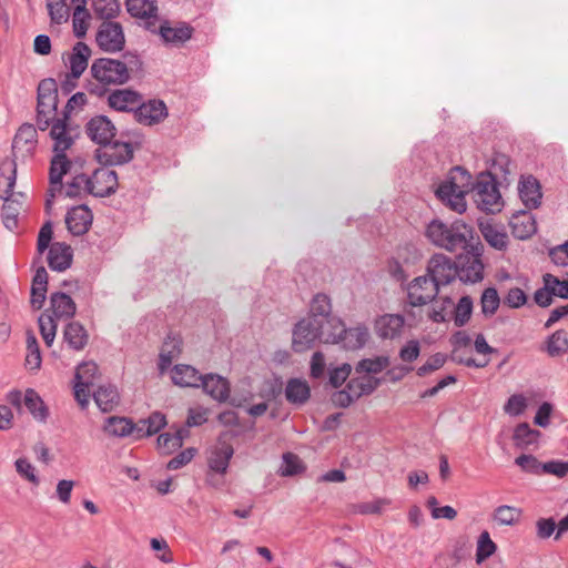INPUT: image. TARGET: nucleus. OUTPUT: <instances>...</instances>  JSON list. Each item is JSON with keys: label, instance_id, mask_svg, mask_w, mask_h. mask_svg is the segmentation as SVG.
Segmentation results:
<instances>
[{"label": "nucleus", "instance_id": "1", "mask_svg": "<svg viewBox=\"0 0 568 568\" xmlns=\"http://www.w3.org/2000/svg\"><path fill=\"white\" fill-rule=\"evenodd\" d=\"M143 62L135 53L128 52L122 59L100 58L95 59L90 68L92 77L101 84L122 85L131 75L140 73Z\"/></svg>", "mask_w": 568, "mask_h": 568}, {"label": "nucleus", "instance_id": "2", "mask_svg": "<svg viewBox=\"0 0 568 568\" xmlns=\"http://www.w3.org/2000/svg\"><path fill=\"white\" fill-rule=\"evenodd\" d=\"M428 241L448 252L467 250L474 240V229L462 220L447 224L442 220L430 221L425 231Z\"/></svg>", "mask_w": 568, "mask_h": 568}, {"label": "nucleus", "instance_id": "3", "mask_svg": "<svg viewBox=\"0 0 568 568\" xmlns=\"http://www.w3.org/2000/svg\"><path fill=\"white\" fill-rule=\"evenodd\" d=\"M17 180V164L13 160H4L0 166V197L3 199L2 220L4 226L12 231L18 225L21 203L13 199Z\"/></svg>", "mask_w": 568, "mask_h": 568}, {"label": "nucleus", "instance_id": "4", "mask_svg": "<svg viewBox=\"0 0 568 568\" xmlns=\"http://www.w3.org/2000/svg\"><path fill=\"white\" fill-rule=\"evenodd\" d=\"M316 341L329 344L335 341V335H331V332L325 329V325L314 317H304L295 324L292 341L294 352H305L312 348Z\"/></svg>", "mask_w": 568, "mask_h": 568}, {"label": "nucleus", "instance_id": "5", "mask_svg": "<svg viewBox=\"0 0 568 568\" xmlns=\"http://www.w3.org/2000/svg\"><path fill=\"white\" fill-rule=\"evenodd\" d=\"M58 108V85L54 79L48 78L38 85L37 125L45 131L55 118Z\"/></svg>", "mask_w": 568, "mask_h": 568}, {"label": "nucleus", "instance_id": "6", "mask_svg": "<svg viewBox=\"0 0 568 568\" xmlns=\"http://www.w3.org/2000/svg\"><path fill=\"white\" fill-rule=\"evenodd\" d=\"M473 191L477 206L481 211L494 214L501 210V195L491 173H481Z\"/></svg>", "mask_w": 568, "mask_h": 568}, {"label": "nucleus", "instance_id": "7", "mask_svg": "<svg viewBox=\"0 0 568 568\" xmlns=\"http://www.w3.org/2000/svg\"><path fill=\"white\" fill-rule=\"evenodd\" d=\"M465 253L457 257V276L464 283H477L484 277V264L481 262L483 245L478 242L470 243Z\"/></svg>", "mask_w": 568, "mask_h": 568}, {"label": "nucleus", "instance_id": "8", "mask_svg": "<svg viewBox=\"0 0 568 568\" xmlns=\"http://www.w3.org/2000/svg\"><path fill=\"white\" fill-rule=\"evenodd\" d=\"M328 323L338 328V332H331V335H335V341L329 344H342L343 348L355 351L362 348L369 338L368 328L364 325L346 328L341 318H333Z\"/></svg>", "mask_w": 568, "mask_h": 568}, {"label": "nucleus", "instance_id": "9", "mask_svg": "<svg viewBox=\"0 0 568 568\" xmlns=\"http://www.w3.org/2000/svg\"><path fill=\"white\" fill-rule=\"evenodd\" d=\"M95 41L104 52L115 53L121 51L125 44L122 26L111 20L103 21L98 29Z\"/></svg>", "mask_w": 568, "mask_h": 568}, {"label": "nucleus", "instance_id": "10", "mask_svg": "<svg viewBox=\"0 0 568 568\" xmlns=\"http://www.w3.org/2000/svg\"><path fill=\"white\" fill-rule=\"evenodd\" d=\"M457 273L456 262L444 254H434L428 261L426 275L434 281L438 288L455 281Z\"/></svg>", "mask_w": 568, "mask_h": 568}, {"label": "nucleus", "instance_id": "11", "mask_svg": "<svg viewBox=\"0 0 568 568\" xmlns=\"http://www.w3.org/2000/svg\"><path fill=\"white\" fill-rule=\"evenodd\" d=\"M438 293L439 288L428 275L417 276L407 286V303L412 307L424 306L433 302Z\"/></svg>", "mask_w": 568, "mask_h": 568}, {"label": "nucleus", "instance_id": "12", "mask_svg": "<svg viewBox=\"0 0 568 568\" xmlns=\"http://www.w3.org/2000/svg\"><path fill=\"white\" fill-rule=\"evenodd\" d=\"M102 146V149L97 151V159L105 166L122 165L133 159V146L129 142H112L111 140L108 144Z\"/></svg>", "mask_w": 568, "mask_h": 568}, {"label": "nucleus", "instance_id": "13", "mask_svg": "<svg viewBox=\"0 0 568 568\" xmlns=\"http://www.w3.org/2000/svg\"><path fill=\"white\" fill-rule=\"evenodd\" d=\"M90 194L97 197H105L114 194L118 190V174L109 166L94 170L91 176H88Z\"/></svg>", "mask_w": 568, "mask_h": 568}, {"label": "nucleus", "instance_id": "14", "mask_svg": "<svg viewBox=\"0 0 568 568\" xmlns=\"http://www.w3.org/2000/svg\"><path fill=\"white\" fill-rule=\"evenodd\" d=\"M168 116V108L162 100H150L139 103L134 118L144 125H154L162 122Z\"/></svg>", "mask_w": 568, "mask_h": 568}, {"label": "nucleus", "instance_id": "15", "mask_svg": "<svg viewBox=\"0 0 568 568\" xmlns=\"http://www.w3.org/2000/svg\"><path fill=\"white\" fill-rule=\"evenodd\" d=\"M92 220L93 214L84 204L72 207L65 215L67 227L74 236L85 234L92 224Z\"/></svg>", "mask_w": 568, "mask_h": 568}, {"label": "nucleus", "instance_id": "16", "mask_svg": "<svg viewBox=\"0 0 568 568\" xmlns=\"http://www.w3.org/2000/svg\"><path fill=\"white\" fill-rule=\"evenodd\" d=\"M233 454V446L220 438L207 457L209 470L224 476Z\"/></svg>", "mask_w": 568, "mask_h": 568}, {"label": "nucleus", "instance_id": "17", "mask_svg": "<svg viewBox=\"0 0 568 568\" xmlns=\"http://www.w3.org/2000/svg\"><path fill=\"white\" fill-rule=\"evenodd\" d=\"M88 136L100 145L108 144L115 135V126L104 115L92 118L85 126Z\"/></svg>", "mask_w": 568, "mask_h": 568}, {"label": "nucleus", "instance_id": "18", "mask_svg": "<svg viewBox=\"0 0 568 568\" xmlns=\"http://www.w3.org/2000/svg\"><path fill=\"white\" fill-rule=\"evenodd\" d=\"M518 193L521 202L529 210L537 209L541 204V185L532 175L521 176L518 183Z\"/></svg>", "mask_w": 568, "mask_h": 568}, {"label": "nucleus", "instance_id": "19", "mask_svg": "<svg viewBox=\"0 0 568 568\" xmlns=\"http://www.w3.org/2000/svg\"><path fill=\"white\" fill-rule=\"evenodd\" d=\"M159 34L165 44L181 47L192 38L193 28L185 22L172 27L170 22L165 21L160 26Z\"/></svg>", "mask_w": 568, "mask_h": 568}, {"label": "nucleus", "instance_id": "20", "mask_svg": "<svg viewBox=\"0 0 568 568\" xmlns=\"http://www.w3.org/2000/svg\"><path fill=\"white\" fill-rule=\"evenodd\" d=\"M142 101V95L131 89H118L112 91L108 97L110 108L121 111L135 113L139 103Z\"/></svg>", "mask_w": 568, "mask_h": 568}, {"label": "nucleus", "instance_id": "21", "mask_svg": "<svg viewBox=\"0 0 568 568\" xmlns=\"http://www.w3.org/2000/svg\"><path fill=\"white\" fill-rule=\"evenodd\" d=\"M68 120L69 119L64 116L62 119L53 118V121L51 120L50 136L54 141V152H65L73 144V130L70 128Z\"/></svg>", "mask_w": 568, "mask_h": 568}, {"label": "nucleus", "instance_id": "22", "mask_svg": "<svg viewBox=\"0 0 568 568\" xmlns=\"http://www.w3.org/2000/svg\"><path fill=\"white\" fill-rule=\"evenodd\" d=\"M55 155L50 164V196L54 197L55 192L62 190V178L71 168V162L68 160L65 152H54Z\"/></svg>", "mask_w": 568, "mask_h": 568}, {"label": "nucleus", "instance_id": "23", "mask_svg": "<svg viewBox=\"0 0 568 568\" xmlns=\"http://www.w3.org/2000/svg\"><path fill=\"white\" fill-rule=\"evenodd\" d=\"M200 386L217 402H225L230 396V383L217 374L203 375Z\"/></svg>", "mask_w": 568, "mask_h": 568}, {"label": "nucleus", "instance_id": "24", "mask_svg": "<svg viewBox=\"0 0 568 568\" xmlns=\"http://www.w3.org/2000/svg\"><path fill=\"white\" fill-rule=\"evenodd\" d=\"M511 234L519 240L529 239L537 231L532 215L526 211L514 213L509 220Z\"/></svg>", "mask_w": 568, "mask_h": 568}, {"label": "nucleus", "instance_id": "25", "mask_svg": "<svg viewBox=\"0 0 568 568\" xmlns=\"http://www.w3.org/2000/svg\"><path fill=\"white\" fill-rule=\"evenodd\" d=\"M479 230L485 241L494 248L503 251L508 245V235L504 226L494 223L493 221H481Z\"/></svg>", "mask_w": 568, "mask_h": 568}, {"label": "nucleus", "instance_id": "26", "mask_svg": "<svg viewBox=\"0 0 568 568\" xmlns=\"http://www.w3.org/2000/svg\"><path fill=\"white\" fill-rule=\"evenodd\" d=\"M72 251L65 243H53L48 253V264L52 271L63 272L71 266Z\"/></svg>", "mask_w": 568, "mask_h": 568}, {"label": "nucleus", "instance_id": "27", "mask_svg": "<svg viewBox=\"0 0 568 568\" xmlns=\"http://www.w3.org/2000/svg\"><path fill=\"white\" fill-rule=\"evenodd\" d=\"M63 341L69 348L80 352L88 345L89 334L81 323L70 322L63 329Z\"/></svg>", "mask_w": 568, "mask_h": 568}, {"label": "nucleus", "instance_id": "28", "mask_svg": "<svg viewBox=\"0 0 568 568\" xmlns=\"http://www.w3.org/2000/svg\"><path fill=\"white\" fill-rule=\"evenodd\" d=\"M37 143V130L32 124H22L12 143L13 154L18 153L24 154L33 151Z\"/></svg>", "mask_w": 568, "mask_h": 568}, {"label": "nucleus", "instance_id": "29", "mask_svg": "<svg viewBox=\"0 0 568 568\" xmlns=\"http://www.w3.org/2000/svg\"><path fill=\"white\" fill-rule=\"evenodd\" d=\"M50 310L57 320L73 317L77 311L74 301L65 293L55 292L50 296Z\"/></svg>", "mask_w": 568, "mask_h": 568}, {"label": "nucleus", "instance_id": "30", "mask_svg": "<svg viewBox=\"0 0 568 568\" xmlns=\"http://www.w3.org/2000/svg\"><path fill=\"white\" fill-rule=\"evenodd\" d=\"M307 317H314L325 326H331L328 322L333 318H337L332 315L331 298L323 293H318L313 297Z\"/></svg>", "mask_w": 568, "mask_h": 568}, {"label": "nucleus", "instance_id": "31", "mask_svg": "<svg viewBox=\"0 0 568 568\" xmlns=\"http://www.w3.org/2000/svg\"><path fill=\"white\" fill-rule=\"evenodd\" d=\"M93 398L103 413L112 412L120 403V395L116 387L110 384L99 386L93 393Z\"/></svg>", "mask_w": 568, "mask_h": 568}, {"label": "nucleus", "instance_id": "32", "mask_svg": "<svg viewBox=\"0 0 568 568\" xmlns=\"http://www.w3.org/2000/svg\"><path fill=\"white\" fill-rule=\"evenodd\" d=\"M91 49L84 42H77L70 55L71 78L79 79L88 67Z\"/></svg>", "mask_w": 568, "mask_h": 568}, {"label": "nucleus", "instance_id": "33", "mask_svg": "<svg viewBox=\"0 0 568 568\" xmlns=\"http://www.w3.org/2000/svg\"><path fill=\"white\" fill-rule=\"evenodd\" d=\"M468 191L454 189L452 185H439L436 191L437 196L449 205L457 213L466 210L465 193Z\"/></svg>", "mask_w": 568, "mask_h": 568}, {"label": "nucleus", "instance_id": "34", "mask_svg": "<svg viewBox=\"0 0 568 568\" xmlns=\"http://www.w3.org/2000/svg\"><path fill=\"white\" fill-rule=\"evenodd\" d=\"M203 375L191 365H175L172 369V381L181 387H199Z\"/></svg>", "mask_w": 568, "mask_h": 568}, {"label": "nucleus", "instance_id": "35", "mask_svg": "<svg viewBox=\"0 0 568 568\" xmlns=\"http://www.w3.org/2000/svg\"><path fill=\"white\" fill-rule=\"evenodd\" d=\"M311 396V389L305 381L291 378L285 388L286 399L294 405L305 404Z\"/></svg>", "mask_w": 568, "mask_h": 568}, {"label": "nucleus", "instance_id": "36", "mask_svg": "<svg viewBox=\"0 0 568 568\" xmlns=\"http://www.w3.org/2000/svg\"><path fill=\"white\" fill-rule=\"evenodd\" d=\"M182 352V339L179 336L169 334L163 342L160 353V368H168L173 359Z\"/></svg>", "mask_w": 568, "mask_h": 568}, {"label": "nucleus", "instance_id": "37", "mask_svg": "<svg viewBox=\"0 0 568 568\" xmlns=\"http://www.w3.org/2000/svg\"><path fill=\"white\" fill-rule=\"evenodd\" d=\"M404 326V317L398 314H386L377 321L378 334L383 338H394Z\"/></svg>", "mask_w": 568, "mask_h": 568}, {"label": "nucleus", "instance_id": "38", "mask_svg": "<svg viewBox=\"0 0 568 568\" xmlns=\"http://www.w3.org/2000/svg\"><path fill=\"white\" fill-rule=\"evenodd\" d=\"M382 379L373 376H359L352 378L347 383V388L357 397L366 396L375 392L381 385Z\"/></svg>", "mask_w": 568, "mask_h": 568}, {"label": "nucleus", "instance_id": "39", "mask_svg": "<svg viewBox=\"0 0 568 568\" xmlns=\"http://www.w3.org/2000/svg\"><path fill=\"white\" fill-rule=\"evenodd\" d=\"M128 11L132 17L146 19L156 18L158 6L155 0H128Z\"/></svg>", "mask_w": 568, "mask_h": 568}, {"label": "nucleus", "instance_id": "40", "mask_svg": "<svg viewBox=\"0 0 568 568\" xmlns=\"http://www.w3.org/2000/svg\"><path fill=\"white\" fill-rule=\"evenodd\" d=\"M23 402L28 410L32 414V416L41 422H44L48 417V408L45 407L43 400L39 396V394L29 388L26 390Z\"/></svg>", "mask_w": 568, "mask_h": 568}, {"label": "nucleus", "instance_id": "41", "mask_svg": "<svg viewBox=\"0 0 568 568\" xmlns=\"http://www.w3.org/2000/svg\"><path fill=\"white\" fill-rule=\"evenodd\" d=\"M390 364V359L388 356L382 355L376 356L374 358H363L361 359L356 366L355 372L357 374H378L386 369Z\"/></svg>", "mask_w": 568, "mask_h": 568}, {"label": "nucleus", "instance_id": "42", "mask_svg": "<svg viewBox=\"0 0 568 568\" xmlns=\"http://www.w3.org/2000/svg\"><path fill=\"white\" fill-rule=\"evenodd\" d=\"M93 14L101 20H111L120 12L119 0H91Z\"/></svg>", "mask_w": 568, "mask_h": 568}, {"label": "nucleus", "instance_id": "43", "mask_svg": "<svg viewBox=\"0 0 568 568\" xmlns=\"http://www.w3.org/2000/svg\"><path fill=\"white\" fill-rule=\"evenodd\" d=\"M90 20L91 14L87 7H84V2L78 3L72 16L73 32L77 38L80 39L87 34Z\"/></svg>", "mask_w": 568, "mask_h": 568}, {"label": "nucleus", "instance_id": "44", "mask_svg": "<svg viewBox=\"0 0 568 568\" xmlns=\"http://www.w3.org/2000/svg\"><path fill=\"white\" fill-rule=\"evenodd\" d=\"M521 514L520 508L501 505L494 510L493 518L498 525L514 526L520 520Z\"/></svg>", "mask_w": 568, "mask_h": 568}, {"label": "nucleus", "instance_id": "45", "mask_svg": "<svg viewBox=\"0 0 568 568\" xmlns=\"http://www.w3.org/2000/svg\"><path fill=\"white\" fill-rule=\"evenodd\" d=\"M547 353L550 357H557L568 351V333L565 329H558L547 339Z\"/></svg>", "mask_w": 568, "mask_h": 568}, {"label": "nucleus", "instance_id": "46", "mask_svg": "<svg viewBox=\"0 0 568 568\" xmlns=\"http://www.w3.org/2000/svg\"><path fill=\"white\" fill-rule=\"evenodd\" d=\"M105 433L112 436L124 437L133 433V424L124 417H109L104 426Z\"/></svg>", "mask_w": 568, "mask_h": 568}, {"label": "nucleus", "instance_id": "47", "mask_svg": "<svg viewBox=\"0 0 568 568\" xmlns=\"http://www.w3.org/2000/svg\"><path fill=\"white\" fill-rule=\"evenodd\" d=\"M49 311L50 310H47L43 314L40 315L38 323L41 336L45 345L50 347L54 342L58 326L55 323L57 318L49 314Z\"/></svg>", "mask_w": 568, "mask_h": 568}, {"label": "nucleus", "instance_id": "48", "mask_svg": "<svg viewBox=\"0 0 568 568\" xmlns=\"http://www.w3.org/2000/svg\"><path fill=\"white\" fill-rule=\"evenodd\" d=\"M187 432L179 429L174 434L163 433L158 437V447L163 450L164 454H170L173 450L182 447L183 438Z\"/></svg>", "mask_w": 568, "mask_h": 568}, {"label": "nucleus", "instance_id": "49", "mask_svg": "<svg viewBox=\"0 0 568 568\" xmlns=\"http://www.w3.org/2000/svg\"><path fill=\"white\" fill-rule=\"evenodd\" d=\"M90 194L89 180L85 174L75 175L72 181L65 185V196L70 199H81Z\"/></svg>", "mask_w": 568, "mask_h": 568}, {"label": "nucleus", "instance_id": "50", "mask_svg": "<svg viewBox=\"0 0 568 568\" xmlns=\"http://www.w3.org/2000/svg\"><path fill=\"white\" fill-rule=\"evenodd\" d=\"M26 366H28L30 369H38L41 366V353L39 344L32 332L27 333Z\"/></svg>", "mask_w": 568, "mask_h": 568}, {"label": "nucleus", "instance_id": "51", "mask_svg": "<svg viewBox=\"0 0 568 568\" xmlns=\"http://www.w3.org/2000/svg\"><path fill=\"white\" fill-rule=\"evenodd\" d=\"M305 470V466L300 457L293 453H285L283 455V465L278 473L283 477L295 476Z\"/></svg>", "mask_w": 568, "mask_h": 568}, {"label": "nucleus", "instance_id": "52", "mask_svg": "<svg viewBox=\"0 0 568 568\" xmlns=\"http://www.w3.org/2000/svg\"><path fill=\"white\" fill-rule=\"evenodd\" d=\"M473 312V300L470 296H463L454 310V323L457 327H462L468 323Z\"/></svg>", "mask_w": 568, "mask_h": 568}, {"label": "nucleus", "instance_id": "53", "mask_svg": "<svg viewBox=\"0 0 568 568\" xmlns=\"http://www.w3.org/2000/svg\"><path fill=\"white\" fill-rule=\"evenodd\" d=\"M471 175L462 166H455L450 170L448 180L442 185H452L454 189L469 190Z\"/></svg>", "mask_w": 568, "mask_h": 568}, {"label": "nucleus", "instance_id": "54", "mask_svg": "<svg viewBox=\"0 0 568 568\" xmlns=\"http://www.w3.org/2000/svg\"><path fill=\"white\" fill-rule=\"evenodd\" d=\"M490 170L489 173H491L495 179L500 176L507 180L508 175L511 174V161L509 156L504 153H495L491 159Z\"/></svg>", "mask_w": 568, "mask_h": 568}, {"label": "nucleus", "instance_id": "55", "mask_svg": "<svg viewBox=\"0 0 568 568\" xmlns=\"http://www.w3.org/2000/svg\"><path fill=\"white\" fill-rule=\"evenodd\" d=\"M500 304L498 292L495 287L486 288L480 297L481 312L487 316L496 313Z\"/></svg>", "mask_w": 568, "mask_h": 568}, {"label": "nucleus", "instance_id": "56", "mask_svg": "<svg viewBox=\"0 0 568 568\" xmlns=\"http://www.w3.org/2000/svg\"><path fill=\"white\" fill-rule=\"evenodd\" d=\"M47 7L52 22L61 24L68 21L70 14L65 0H49Z\"/></svg>", "mask_w": 568, "mask_h": 568}, {"label": "nucleus", "instance_id": "57", "mask_svg": "<svg viewBox=\"0 0 568 568\" xmlns=\"http://www.w3.org/2000/svg\"><path fill=\"white\" fill-rule=\"evenodd\" d=\"M496 549V544L491 540L488 531H483L477 542L476 561L478 564L483 562L490 557Z\"/></svg>", "mask_w": 568, "mask_h": 568}, {"label": "nucleus", "instance_id": "58", "mask_svg": "<svg viewBox=\"0 0 568 568\" xmlns=\"http://www.w3.org/2000/svg\"><path fill=\"white\" fill-rule=\"evenodd\" d=\"M538 435V430L530 428L527 423H521L515 428L514 440L517 446H528L535 442Z\"/></svg>", "mask_w": 568, "mask_h": 568}, {"label": "nucleus", "instance_id": "59", "mask_svg": "<svg viewBox=\"0 0 568 568\" xmlns=\"http://www.w3.org/2000/svg\"><path fill=\"white\" fill-rule=\"evenodd\" d=\"M98 371L94 362H84L78 366L74 378L77 382L92 386Z\"/></svg>", "mask_w": 568, "mask_h": 568}, {"label": "nucleus", "instance_id": "60", "mask_svg": "<svg viewBox=\"0 0 568 568\" xmlns=\"http://www.w3.org/2000/svg\"><path fill=\"white\" fill-rule=\"evenodd\" d=\"M515 464L524 471L540 475L542 474V465L535 456L523 454L515 459Z\"/></svg>", "mask_w": 568, "mask_h": 568}, {"label": "nucleus", "instance_id": "61", "mask_svg": "<svg viewBox=\"0 0 568 568\" xmlns=\"http://www.w3.org/2000/svg\"><path fill=\"white\" fill-rule=\"evenodd\" d=\"M557 532V523L552 517L539 518L536 521V536L538 539H548Z\"/></svg>", "mask_w": 568, "mask_h": 568}, {"label": "nucleus", "instance_id": "62", "mask_svg": "<svg viewBox=\"0 0 568 568\" xmlns=\"http://www.w3.org/2000/svg\"><path fill=\"white\" fill-rule=\"evenodd\" d=\"M526 407L527 400L525 396L521 394H515L508 398L504 406V410L510 416H519L525 412Z\"/></svg>", "mask_w": 568, "mask_h": 568}, {"label": "nucleus", "instance_id": "63", "mask_svg": "<svg viewBox=\"0 0 568 568\" xmlns=\"http://www.w3.org/2000/svg\"><path fill=\"white\" fill-rule=\"evenodd\" d=\"M534 302L542 308H546L554 303V291L551 290L548 281L542 280V287L538 288L534 293Z\"/></svg>", "mask_w": 568, "mask_h": 568}, {"label": "nucleus", "instance_id": "64", "mask_svg": "<svg viewBox=\"0 0 568 568\" xmlns=\"http://www.w3.org/2000/svg\"><path fill=\"white\" fill-rule=\"evenodd\" d=\"M542 280L548 281L554 296L567 300L568 298V281H561L557 276L546 273L542 275Z\"/></svg>", "mask_w": 568, "mask_h": 568}]
</instances>
